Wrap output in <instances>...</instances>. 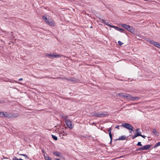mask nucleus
<instances>
[{
  "label": "nucleus",
  "instance_id": "obj_1",
  "mask_svg": "<svg viewBox=\"0 0 160 160\" xmlns=\"http://www.w3.org/2000/svg\"><path fill=\"white\" fill-rule=\"evenodd\" d=\"M118 95L119 97L126 98L130 100L131 101H137L140 98L139 97H133L132 95L125 93H119Z\"/></svg>",
  "mask_w": 160,
  "mask_h": 160
},
{
  "label": "nucleus",
  "instance_id": "obj_2",
  "mask_svg": "<svg viewBox=\"0 0 160 160\" xmlns=\"http://www.w3.org/2000/svg\"><path fill=\"white\" fill-rule=\"evenodd\" d=\"M109 114L107 112H96L94 111L92 113V116L98 118L104 117L108 115Z\"/></svg>",
  "mask_w": 160,
  "mask_h": 160
},
{
  "label": "nucleus",
  "instance_id": "obj_3",
  "mask_svg": "<svg viewBox=\"0 0 160 160\" xmlns=\"http://www.w3.org/2000/svg\"><path fill=\"white\" fill-rule=\"evenodd\" d=\"M42 19L49 25L52 27L55 26V23L53 20L48 18L46 16H43Z\"/></svg>",
  "mask_w": 160,
  "mask_h": 160
},
{
  "label": "nucleus",
  "instance_id": "obj_4",
  "mask_svg": "<svg viewBox=\"0 0 160 160\" xmlns=\"http://www.w3.org/2000/svg\"><path fill=\"white\" fill-rule=\"evenodd\" d=\"M62 117L64 118L65 120V122L67 127L70 129H72L74 127V124L69 119H67V116H62Z\"/></svg>",
  "mask_w": 160,
  "mask_h": 160
},
{
  "label": "nucleus",
  "instance_id": "obj_5",
  "mask_svg": "<svg viewBox=\"0 0 160 160\" xmlns=\"http://www.w3.org/2000/svg\"><path fill=\"white\" fill-rule=\"evenodd\" d=\"M120 126H122L128 130H131V131H133V127L131 125L128 123H124L122 124Z\"/></svg>",
  "mask_w": 160,
  "mask_h": 160
},
{
  "label": "nucleus",
  "instance_id": "obj_6",
  "mask_svg": "<svg viewBox=\"0 0 160 160\" xmlns=\"http://www.w3.org/2000/svg\"><path fill=\"white\" fill-rule=\"evenodd\" d=\"M45 54L49 58L51 59H53L54 58H59L61 57L60 55L57 54H55L54 53H53V54L46 53Z\"/></svg>",
  "mask_w": 160,
  "mask_h": 160
},
{
  "label": "nucleus",
  "instance_id": "obj_7",
  "mask_svg": "<svg viewBox=\"0 0 160 160\" xmlns=\"http://www.w3.org/2000/svg\"><path fill=\"white\" fill-rule=\"evenodd\" d=\"M104 23L107 25L108 26H109L114 28L116 30H124L123 29L121 28H119L118 27H116L114 26L111 25L109 24H108V21L106 20V21H105Z\"/></svg>",
  "mask_w": 160,
  "mask_h": 160
},
{
  "label": "nucleus",
  "instance_id": "obj_8",
  "mask_svg": "<svg viewBox=\"0 0 160 160\" xmlns=\"http://www.w3.org/2000/svg\"><path fill=\"white\" fill-rule=\"evenodd\" d=\"M121 26L122 28L127 30H132L133 29L132 27L127 24H122Z\"/></svg>",
  "mask_w": 160,
  "mask_h": 160
},
{
  "label": "nucleus",
  "instance_id": "obj_9",
  "mask_svg": "<svg viewBox=\"0 0 160 160\" xmlns=\"http://www.w3.org/2000/svg\"><path fill=\"white\" fill-rule=\"evenodd\" d=\"M150 43L154 45L155 47L160 48V43L159 42H155L152 40L150 41Z\"/></svg>",
  "mask_w": 160,
  "mask_h": 160
},
{
  "label": "nucleus",
  "instance_id": "obj_10",
  "mask_svg": "<svg viewBox=\"0 0 160 160\" xmlns=\"http://www.w3.org/2000/svg\"><path fill=\"white\" fill-rule=\"evenodd\" d=\"M9 117L8 115V112H0V117L2 118H7Z\"/></svg>",
  "mask_w": 160,
  "mask_h": 160
},
{
  "label": "nucleus",
  "instance_id": "obj_11",
  "mask_svg": "<svg viewBox=\"0 0 160 160\" xmlns=\"http://www.w3.org/2000/svg\"><path fill=\"white\" fill-rule=\"evenodd\" d=\"M8 115L9 117H8V118H15L18 116V114L17 113H13L12 114H10L8 113Z\"/></svg>",
  "mask_w": 160,
  "mask_h": 160
},
{
  "label": "nucleus",
  "instance_id": "obj_12",
  "mask_svg": "<svg viewBox=\"0 0 160 160\" xmlns=\"http://www.w3.org/2000/svg\"><path fill=\"white\" fill-rule=\"evenodd\" d=\"M66 79L69 81L73 82H76L77 81V79L76 78L73 77H71L69 78H66Z\"/></svg>",
  "mask_w": 160,
  "mask_h": 160
},
{
  "label": "nucleus",
  "instance_id": "obj_13",
  "mask_svg": "<svg viewBox=\"0 0 160 160\" xmlns=\"http://www.w3.org/2000/svg\"><path fill=\"white\" fill-rule=\"evenodd\" d=\"M151 144L146 145L142 146L143 150H147L151 146Z\"/></svg>",
  "mask_w": 160,
  "mask_h": 160
},
{
  "label": "nucleus",
  "instance_id": "obj_14",
  "mask_svg": "<svg viewBox=\"0 0 160 160\" xmlns=\"http://www.w3.org/2000/svg\"><path fill=\"white\" fill-rule=\"evenodd\" d=\"M108 131L109 136L110 138V143H111L112 140V135L111 133V128H109Z\"/></svg>",
  "mask_w": 160,
  "mask_h": 160
},
{
  "label": "nucleus",
  "instance_id": "obj_15",
  "mask_svg": "<svg viewBox=\"0 0 160 160\" xmlns=\"http://www.w3.org/2000/svg\"><path fill=\"white\" fill-rule=\"evenodd\" d=\"M126 138L125 136H124V135L122 136H121L119 138L116 139V140L117 141V140H124L126 139Z\"/></svg>",
  "mask_w": 160,
  "mask_h": 160
},
{
  "label": "nucleus",
  "instance_id": "obj_16",
  "mask_svg": "<svg viewBox=\"0 0 160 160\" xmlns=\"http://www.w3.org/2000/svg\"><path fill=\"white\" fill-rule=\"evenodd\" d=\"M152 133H153L154 135L157 136H159V133L158 132H157L156 130L155 129H152Z\"/></svg>",
  "mask_w": 160,
  "mask_h": 160
},
{
  "label": "nucleus",
  "instance_id": "obj_17",
  "mask_svg": "<svg viewBox=\"0 0 160 160\" xmlns=\"http://www.w3.org/2000/svg\"><path fill=\"white\" fill-rule=\"evenodd\" d=\"M53 153L54 155L58 157H60L61 154L60 152L58 151L54 152H53Z\"/></svg>",
  "mask_w": 160,
  "mask_h": 160
},
{
  "label": "nucleus",
  "instance_id": "obj_18",
  "mask_svg": "<svg viewBox=\"0 0 160 160\" xmlns=\"http://www.w3.org/2000/svg\"><path fill=\"white\" fill-rule=\"evenodd\" d=\"M160 146V141L157 143L153 147V148H156L157 147Z\"/></svg>",
  "mask_w": 160,
  "mask_h": 160
},
{
  "label": "nucleus",
  "instance_id": "obj_19",
  "mask_svg": "<svg viewBox=\"0 0 160 160\" xmlns=\"http://www.w3.org/2000/svg\"><path fill=\"white\" fill-rule=\"evenodd\" d=\"M130 31L133 34H134L137 35L138 36H139V34L137 33V31Z\"/></svg>",
  "mask_w": 160,
  "mask_h": 160
},
{
  "label": "nucleus",
  "instance_id": "obj_20",
  "mask_svg": "<svg viewBox=\"0 0 160 160\" xmlns=\"http://www.w3.org/2000/svg\"><path fill=\"white\" fill-rule=\"evenodd\" d=\"M44 158L46 160H51V158L48 156H44Z\"/></svg>",
  "mask_w": 160,
  "mask_h": 160
},
{
  "label": "nucleus",
  "instance_id": "obj_21",
  "mask_svg": "<svg viewBox=\"0 0 160 160\" xmlns=\"http://www.w3.org/2000/svg\"><path fill=\"white\" fill-rule=\"evenodd\" d=\"M52 138L54 140L56 141L58 140V138L56 136L53 135H52Z\"/></svg>",
  "mask_w": 160,
  "mask_h": 160
},
{
  "label": "nucleus",
  "instance_id": "obj_22",
  "mask_svg": "<svg viewBox=\"0 0 160 160\" xmlns=\"http://www.w3.org/2000/svg\"><path fill=\"white\" fill-rule=\"evenodd\" d=\"M20 155L21 156H22L25 157L26 158H27L28 159L29 158L27 156V155H26V154H20Z\"/></svg>",
  "mask_w": 160,
  "mask_h": 160
},
{
  "label": "nucleus",
  "instance_id": "obj_23",
  "mask_svg": "<svg viewBox=\"0 0 160 160\" xmlns=\"http://www.w3.org/2000/svg\"><path fill=\"white\" fill-rule=\"evenodd\" d=\"M12 160H23L21 158H20V159H18V158L17 157H14L13 158Z\"/></svg>",
  "mask_w": 160,
  "mask_h": 160
},
{
  "label": "nucleus",
  "instance_id": "obj_24",
  "mask_svg": "<svg viewBox=\"0 0 160 160\" xmlns=\"http://www.w3.org/2000/svg\"><path fill=\"white\" fill-rule=\"evenodd\" d=\"M141 150H143L142 147H140V148H138L135 151H140Z\"/></svg>",
  "mask_w": 160,
  "mask_h": 160
},
{
  "label": "nucleus",
  "instance_id": "obj_25",
  "mask_svg": "<svg viewBox=\"0 0 160 160\" xmlns=\"http://www.w3.org/2000/svg\"><path fill=\"white\" fill-rule=\"evenodd\" d=\"M137 145L138 146H142V144L141 142H138L137 144Z\"/></svg>",
  "mask_w": 160,
  "mask_h": 160
},
{
  "label": "nucleus",
  "instance_id": "obj_26",
  "mask_svg": "<svg viewBox=\"0 0 160 160\" xmlns=\"http://www.w3.org/2000/svg\"><path fill=\"white\" fill-rule=\"evenodd\" d=\"M118 44L120 45V46H121L122 44H123V43H122L121 41H119L118 42Z\"/></svg>",
  "mask_w": 160,
  "mask_h": 160
},
{
  "label": "nucleus",
  "instance_id": "obj_27",
  "mask_svg": "<svg viewBox=\"0 0 160 160\" xmlns=\"http://www.w3.org/2000/svg\"><path fill=\"white\" fill-rule=\"evenodd\" d=\"M119 127H121L120 125H118L115 127V128H117L118 129H119Z\"/></svg>",
  "mask_w": 160,
  "mask_h": 160
},
{
  "label": "nucleus",
  "instance_id": "obj_28",
  "mask_svg": "<svg viewBox=\"0 0 160 160\" xmlns=\"http://www.w3.org/2000/svg\"><path fill=\"white\" fill-rule=\"evenodd\" d=\"M138 132V134L139 135V136H141L142 134H141V132Z\"/></svg>",
  "mask_w": 160,
  "mask_h": 160
},
{
  "label": "nucleus",
  "instance_id": "obj_29",
  "mask_svg": "<svg viewBox=\"0 0 160 160\" xmlns=\"http://www.w3.org/2000/svg\"><path fill=\"white\" fill-rule=\"evenodd\" d=\"M140 130V129L139 128H138L136 130V132H138V131Z\"/></svg>",
  "mask_w": 160,
  "mask_h": 160
},
{
  "label": "nucleus",
  "instance_id": "obj_30",
  "mask_svg": "<svg viewBox=\"0 0 160 160\" xmlns=\"http://www.w3.org/2000/svg\"><path fill=\"white\" fill-rule=\"evenodd\" d=\"M135 134L137 137L139 136L137 132H135Z\"/></svg>",
  "mask_w": 160,
  "mask_h": 160
},
{
  "label": "nucleus",
  "instance_id": "obj_31",
  "mask_svg": "<svg viewBox=\"0 0 160 160\" xmlns=\"http://www.w3.org/2000/svg\"><path fill=\"white\" fill-rule=\"evenodd\" d=\"M141 137H142L143 138H145V137H146V136L142 135L141 136Z\"/></svg>",
  "mask_w": 160,
  "mask_h": 160
},
{
  "label": "nucleus",
  "instance_id": "obj_32",
  "mask_svg": "<svg viewBox=\"0 0 160 160\" xmlns=\"http://www.w3.org/2000/svg\"><path fill=\"white\" fill-rule=\"evenodd\" d=\"M22 80H23V79L22 78H20L18 80L19 81H22Z\"/></svg>",
  "mask_w": 160,
  "mask_h": 160
},
{
  "label": "nucleus",
  "instance_id": "obj_33",
  "mask_svg": "<svg viewBox=\"0 0 160 160\" xmlns=\"http://www.w3.org/2000/svg\"><path fill=\"white\" fill-rule=\"evenodd\" d=\"M67 135V134L66 133H65L63 135V136H66Z\"/></svg>",
  "mask_w": 160,
  "mask_h": 160
},
{
  "label": "nucleus",
  "instance_id": "obj_34",
  "mask_svg": "<svg viewBox=\"0 0 160 160\" xmlns=\"http://www.w3.org/2000/svg\"><path fill=\"white\" fill-rule=\"evenodd\" d=\"M132 139H134L135 138V137H134V135L133 136H132Z\"/></svg>",
  "mask_w": 160,
  "mask_h": 160
},
{
  "label": "nucleus",
  "instance_id": "obj_35",
  "mask_svg": "<svg viewBox=\"0 0 160 160\" xmlns=\"http://www.w3.org/2000/svg\"><path fill=\"white\" fill-rule=\"evenodd\" d=\"M105 21H106V20H104V19H103V20H102V22H104V23L105 22Z\"/></svg>",
  "mask_w": 160,
  "mask_h": 160
},
{
  "label": "nucleus",
  "instance_id": "obj_36",
  "mask_svg": "<svg viewBox=\"0 0 160 160\" xmlns=\"http://www.w3.org/2000/svg\"><path fill=\"white\" fill-rule=\"evenodd\" d=\"M146 40L147 41H149V42H150V41L149 40V39L148 38L146 39Z\"/></svg>",
  "mask_w": 160,
  "mask_h": 160
},
{
  "label": "nucleus",
  "instance_id": "obj_37",
  "mask_svg": "<svg viewBox=\"0 0 160 160\" xmlns=\"http://www.w3.org/2000/svg\"><path fill=\"white\" fill-rule=\"evenodd\" d=\"M121 31V32H125V30H124V31Z\"/></svg>",
  "mask_w": 160,
  "mask_h": 160
},
{
  "label": "nucleus",
  "instance_id": "obj_38",
  "mask_svg": "<svg viewBox=\"0 0 160 160\" xmlns=\"http://www.w3.org/2000/svg\"><path fill=\"white\" fill-rule=\"evenodd\" d=\"M134 136L135 138L137 137L135 134H134Z\"/></svg>",
  "mask_w": 160,
  "mask_h": 160
},
{
  "label": "nucleus",
  "instance_id": "obj_39",
  "mask_svg": "<svg viewBox=\"0 0 160 160\" xmlns=\"http://www.w3.org/2000/svg\"><path fill=\"white\" fill-rule=\"evenodd\" d=\"M55 160H60V159L59 158L56 159Z\"/></svg>",
  "mask_w": 160,
  "mask_h": 160
},
{
  "label": "nucleus",
  "instance_id": "obj_40",
  "mask_svg": "<svg viewBox=\"0 0 160 160\" xmlns=\"http://www.w3.org/2000/svg\"><path fill=\"white\" fill-rule=\"evenodd\" d=\"M129 132L131 133V131H129Z\"/></svg>",
  "mask_w": 160,
  "mask_h": 160
}]
</instances>
